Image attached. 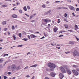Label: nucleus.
Here are the masks:
<instances>
[{
    "instance_id": "obj_1",
    "label": "nucleus",
    "mask_w": 79,
    "mask_h": 79,
    "mask_svg": "<svg viewBox=\"0 0 79 79\" xmlns=\"http://www.w3.org/2000/svg\"><path fill=\"white\" fill-rule=\"evenodd\" d=\"M48 66L50 68V70L51 71H53L55 68H56V65L52 63H49L48 64Z\"/></svg>"
},
{
    "instance_id": "obj_2",
    "label": "nucleus",
    "mask_w": 79,
    "mask_h": 79,
    "mask_svg": "<svg viewBox=\"0 0 79 79\" xmlns=\"http://www.w3.org/2000/svg\"><path fill=\"white\" fill-rule=\"evenodd\" d=\"M42 20L43 21V22H42L41 24H42L43 25H45L47 24V23H49V22H50L51 21V20L47 19H42Z\"/></svg>"
},
{
    "instance_id": "obj_3",
    "label": "nucleus",
    "mask_w": 79,
    "mask_h": 79,
    "mask_svg": "<svg viewBox=\"0 0 79 79\" xmlns=\"http://www.w3.org/2000/svg\"><path fill=\"white\" fill-rule=\"evenodd\" d=\"M72 54H73V56H79V52L77 50L74 51L73 52H72Z\"/></svg>"
},
{
    "instance_id": "obj_4",
    "label": "nucleus",
    "mask_w": 79,
    "mask_h": 79,
    "mask_svg": "<svg viewBox=\"0 0 79 79\" xmlns=\"http://www.w3.org/2000/svg\"><path fill=\"white\" fill-rule=\"evenodd\" d=\"M60 69L63 73H66L65 69L63 67H60Z\"/></svg>"
},
{
    "instance_id": "obj_5",
    "label": "nucleus",
    "mask_w": 79,
    "mask_h": 79,
    "mask_svg": "<svg viewBox=\"0 0 79 79\" xmlns=\"http://www.w3.org/2000/svg\"><path fill=\"white\" fill-rule=\"evenodd\" d=\"M72 72L73 73V74L75 75V76H78L79 75V73L76 70L73 69L72 70Z\"/></svg>"
},
{
    "instance_id": "obj_6",
    "label": "nucleus",
    "mask_w": 79,
    "mask_h": 79,
    "mask_svg": "<svg viewBox=\"0 0 79 79\" xmlns=\"http://www.w3.org/2000/svg\"><path fill=\"white\" fill-rule=\"evenodd\" d=\"M11 69L12 71H15V69H16V65L15 64H13L11 66Z\"/></svg>"
},
{
    "instance_id": "obj_7",
    "label": "nucleus",
    "mask_w": 79,
    "mask_h": 79,
    "mask_svg": "<svg viewBox=\"0 0 79 79\" xmlns=\"http://www.w3.org/2000/svg\"><path fill=\"white\" fill-rule=\"evenodd\" d=\"M50 75L52 77H55L56 74L54 72H52L50 73Z\"/></svg>"
},
{
    "instance_id": "obj_8",
    "label": "nucleus",
    "mask_w": 79,
    "mask_h": 79,
    "mask_svg": "<svg viewBox=\"0 0 79 79\" xmlns=\"http://www.w3.org/2000/svg\"><path fill=\"white\" fill-rule=\"evenodd\" d=\"M69 8L70 9V10H72V11H74V10H75L74 8L71 6H69Z\"/></svg>"
},
{
    "instance_id": "obj_9",
    "label": "nucleus",
    "mask_w": 79,
    "mask_h": 79,
    "mask_svg": "<svg viewBox=\"0 0 79 79\" xmlns=\"http://www.w3.org/2000/svg\"><path fill=\"white\" fill-rule=\"evenodd\" d=\"M30 37L31 39H33V38H35L37 37V36L35 35H34L31 34L30 35Z\"/></svg>"
},
{
    "instance_id": "obj_10",
    "label": "nucleus",
    "mask_w": 79,
    "mask_h": 79,
    "mask_svg": "<svg viewBox=\"0 0 79 79\" xmlns=\"http://www.w3.org/2000/svg\"><path fill=\"white\" fill-rule=\"evenodd\" d=\"M60 76V79H63V77H64V75H63V74L62 73H60L59 74Z\"/></svg>"
},
{
    "instance_id": "obj_11",
    "label": "nucleus",
    "mask_w": 79,
    "mask_h": 79,
    "mask_svg": "<svg viewBox=\"0 0 79 79\" xmlns=\"http://www.w3.org/2000/svg\"><path fill=\"white\" fill-rule=\"evenodd\" d=\"M58 29L56 27V26L54 27V31L55 32H56V31H58Z\"/></svg>"
},
{
    "instance_id": "obj_12",
    "label": "nucleus",
    "mask_w": 79,
    "mask_h": 79,
    "mask_svg": "<svg viewBox=\"0 0 79 79\" xmlns=\"http://www.w3.org/2000/svg\"><path fill=\"white\" fill-rule=\"evenodd\" d=\"M67 72L68 74H71L72 73V72L69 70V69H68V70H67Z\"/></svg>"
},
{
    "instance_id": "obj_13",
    "label": "nucleus",
    "mask_w": 79,
    "mask_h": 79,
    "mask_svg": "<svg viewBox=\"0 0 79 79\" xmlns=\"http://www.w3.org/2000/svg\"><path fill=\"white\" fill-rule=\"evenodd\" d=\"M12 18H17L18 16L15 14H14L12 15Z\"/></svg>"
},
{
    "instance_id": "obj_14",
    "label": "nucleus",
    "mask_w": 79,
    "mask_h": 79,
    "mask_svg": "<svg viewBox=\"0 0 79 79\" xmlns=\"http://www.w3.org/2000/svg\"><path fill=\"white\" fill-rule=\"evenodd\" d=\"M63 68H64L66 70V71H67V70L69 69H68V66L67 65L64 66Z\"/></svg>"
},
{
    "instance_id": "obj_15",
    "label": "nucleus",
    "mask_w": 79,
    "mask_h": 79,
    "mask_svg": "<svg viewBox=\"0 0 79 79\" xmlns=\"http://www.w3.org/2000/svg\"><path fill=\"white\" fill-rule=\"evenodd\" d=\"M69 44H71V45H73L74 44V42L72 41H70L69 42Z\"/></svg>"
},
{
    "instance_id": "obj_16",
    "label": "nucleus",
    "mask_w": 79,
    "mask_h": 79,
    "mask_svg": "<svg viewBox=\"0 0 79 79\" xmlns=\"http://www.w3.org/2000/svg\"><path fill=\"white\" fill-rule=\"evenodd\" d=\"M3 59L2 58H1L0 59V63H2L3 61H4V60H3Z\"/></svg>"
},
{
    "instance_id": "obj_17",
    "label": "nucleus",
    "mask_w": 79,
    "mask_h": 79,
    "mask_svg": "<svg viewBox=\"0 0 79 79\" xmlns=\"http://www.w3.org/2000/svg\"><path fill=\"white\" fill-rule=\"evenodd\" d=\"M23 9L24 11H27V8H26V6H25L24 7Z\"/></svg>"
},
{
    "instance_id": "obj_18",
    "label": "nucleus",
    "mask_w": 79,
    "mask_h": 79,
    "mask_svg": "<svg viewBox=\"0 0 79 79\" xmlns=\"http://www.w3.org/2000/svg\"><path fill=\"white\" fill-rule=\"evenodd\" d=\"M2 24L3 25H5V24H6V21H4L2 22Z\"/></svg>"
},
{
    "instance_id": "obj_19",
    "label": "nucleus",
    "mask_w": 79,
    "mask_h": 79,
    "mask_svg": "<svg viewBox=\"0 0 79 79\" xmlns=\"http://www.w3.org/2000/svg\"><path fill=\"white\" fill-rule=\"evenodd\" d=\"M37 66V64H35V65H33L30 66V68H31V67H36V66Z\"/></svg>"
},
{
    "instance_id": "obj_20",
    "label": "nucleus",
    "mask_w": 79,
    "mask_h": 79,
    "mask_svg": "<svg viewBox=\"0 0 79 79\" xmlns=\"http://www.w3.org/2000/svg\"><path fill=\"white\" fill-rule=\"evenodd\" d=\"M19 68H20V67L19 66V67H16V68L15 69L17 70H18Z\"/></svg>"
},
{
    "instance_id": "obj_21",
    "label": "nucleus",
    "mask_w": 79,
    "mask_h": 79,
    "mask_svg": "<svg viewBox=\"0 0 79 79\" xmlns=\"http://www.w3.org/2000/svg\"><path fill=\"white\" fill-rule=\"evenodd\" d=\"M66 32V31H60L59 33V34H60V33H62V32Z\"/></svg>"
},
{
    "instance_id": "obj_22",
    "label": "nucleus",
    "mask_w": 79,
    "mask_h": 79,
    "mask_svg": "<svg viewBox=\"0 0 79 79\" xmlns=\"http://www.w3.org/2000/svg\"><path fill=\"white\" fill-rule=\"evenodd\" d=\"M64 26H65L66 29L68 28V25H64Z\"/></svg>"
},
{
    "instance_id": "obj_23",
    "label": "nucleus",
    "mask_w": 79,
    "mask_h": 79,
    "mask_svg": "<svg viewBox=\"0 0 79 79\" xmlns=\"http://www.w3.org/2000/svg\"><path fill=\"white\" fill-rule=\"evenodd\" d=\"M22 40H24V41H27V40H28V39H27L26 38H24Z\"/></svg>"
},
{
    "instance_id": "obj_24",
    "label": "nucleus",
    "mask_w": 79,
    "mask_h": 79,
    "mask_svg": "<svg viewBox=\"0 0 79 79\" xmlns=\"http://www.w3.org/2000/svg\"><path fill=\"white\" fill-rule=\"evenodd\" d=\"M50 24H48V27H46V28H50Z\"/></svg>"
},
{
    "instance_id": "obj_25",
    "label": "nucleus",
    "mask_w": 79,
    "mask_h": 79,
    "mask_svg": "<svg viewBox=\"0 0 79 79\" xmlns=\"http://www.w3.org/2000/svg\"><path fill=\"white\" fill-rule=\"evenodd\" d=\"M2 8H3V7H6L7 6V5H2Z\"/></svg>"
},
{
    "instance_id": "obj_26",
    "label": "nucleus",
    "mask_w": 79,
    "mask_h": 79,
    "mask_svg": "<svg viewBox=\"0 0 79 79\" xmlns=\"http://www.w3.org/2000/svg\"><path fill=\"white\" fill-rule=\"evenodd\" d=\"M62 8H63V7H58L57 8V10H59L60 9H61Z\"/></svg>"
},
{
    "instance_id": "obj_27",
    "label": "nucleus",
    "mask_w": 79,
    "mask_h": 79,
    "mask_svg": "<svg viewBox=\"0 0 79 79\" xmlns=\"http://www.w3.org/2000/svg\"><path fill=\"white\" fill-rule=\"evenodd\" d=\"M42 7L43 8H45V4H43L42 6Z\"/></svg>"
},
{
    "instance_id": "obj_28",
    "label": "nucleus",
    "mask_w": 79,
    "mask_h": 79,
    "mask_svg": "<svg viewBox=\"0 0 79 79\" xmlns=\"http://www.w3.org/2000/svg\"><path fill=\"white\" fill-rule=\"evenodd\" d=\"M33 17V15H32L30 16V19H32V18Z\"/></svg>"
},
{
    "instance_id": "obj_29",
    "label": "nucleus",
    "mask_w": 79,
    "mask_h": 79,
    "mask_svg": "<svg viewBox=\"0 0 79 79\" xmlns=\"http://www.w3.org/2000/svg\"><path fill=\"white\" fill-rule=\"evenodd\" d=\"M27 7L28 10H29L31 8V7H30V6H27Z\"/></svg>"
},
{
    "instance_id": "obj_30",
    "label": "nucleus",
    "mask_w": 79,
    "mask_h": 79,
    "mask_svg": "<svg viewBox=\"0 0 79 79\" xmlns=\"http://www.w3.org/2000/svg\"><path fill=\"white\" fill-rule=\"evenodd\" d=\"M7 74L9 75H10V74H11V73L10 72H9L7 73Z\"/></svg>"
},
{
    "instance_id": "obj_31",
    "label": "nucleus",
    "mask_w": 79,
    "mask_h": 79,
    "mask_svg": "<svg viewBox=\"0 0 79 79\" xmlns=\"http://www.w3.org/2000/svg\"><path fill=\"white\" fill-rule=\"evenodd\" d=\"M51 12V10H49V11H48V12L47 13V14L48 13H50Z\"/></svg>"
},
{
    "instance_id": "obj_32",
    "label": "nucleus",
    "mask_w": 79,
    "mask_h": 79,
    "mask_svg": "<svg viewBox=\"0 0 79 79\" xmlns=\"http://www.w3.org/2000/svg\"><path fill=\"white\" fill-rule=\"evenodd\" d=\"M75 28H77V29L78 28V26H77V25H75Z\"/></svg>"
},
{
    "instance_id": "obj_33",
    "label": "nucleus",
    "mask_w": 79,
    "mask_h": 79,
    "mask_svg": "<svg viewBox=\"0 0 79 79\" xmlns=\"http://www.w3.org/2000/svg\"><path fill=\"white\" fill-rule=\"evenodd\" d=\"M64 17H67V14L66 13H65L64 14Z\"/></svg>"
},
{
    "instance_id": "obj_34",
    "label": "nucleus",
    "mask_w": 79,
    "mask_h": 79,
    "mask_svg": "<svg viewBox=\"0 0 79 79\" xmlns=\"http://www.w3.org/2000/svg\"><path fill=\"white\" fill-rule=\"evenodd\" d=\"M64 21H65L66 22H67V23L68 22V20L66 19H64Z\"/></svg>"
},
{
    "instance_id": "obj_35",
    "label": "nucleus",
    "mask_w": 79,
    "mask_h": 79,
    "mask_svg": "<svg viewBox=\"0 0 79 79\" xmlns=\"http://www.w3.org/2000/svg\"><path fill=\"white\" fill-rule=\"evenodd\" d=\"M4 56H8V54H4Z\"/></svg>"
},
{
    "instance_id": "obj_36",
    "label": "nucleus",
    "mask_w": 79,
    "mask_h": 79,
    "mask_svg": "<svg viewBox=\"0 0 79 79\" xmlns=\"http://www.w3.org/2000/svg\"><path fill=\"white\" fill-rule=\"evenodd\" d=\"M12 29L13 30L15 29V27L14 26H12Z\"/></svg>"
},
{
    "instance_id": "obj_37",
    "label": "nucleus",
    "mask_w": 79,
    "mask_h": 79,
    "mask_svg": "<svg viewBox=\"0 0 79 79\" xmlns=\"http://www.w3.org/2000/svg\"><path fill=\"white\" fill-rule=\"evenodd\" d=\"M7 78H8V77H7L6 76H4V79H7Z\"/></svg>"
},
{
    "instance_id": "obj_38",
    "label": "nucleus",
    "mask_w": 79,
    "mask_h": 79,
    "mask_svg": "<svg viewBox=\"0 0 79 79\" xmlns=\"http://www.w3.org/2000/svg\"><path fill=\"white\" fill-rule=\"evenodd\" d=\"M19 35L20 37H21V33H19Z\"/></svg>"
},
{
    "instance_id": "obj_39",
    "label": "nucleus",
    "mask_w": 79,
    "mask_h": 79,
    "mask_svg": "<svg viewBox=\"0 0 79 79\" xmlns=\"http://www.w3.org/2000/svg\"><path fill=\"white\" fill-rule=\"evenodd\" d=\"M13 38H14V40H16V37H15V35H14L13 36Z\"/></svg>"
},
{
    "instance_id": "obj_40",
    "label": "nucleus",
    "mask_w": 79,
    "mask_h": 79,
    "mask_svg": "<svg viewBox=\"0 0 79 79\" xmlns=\"http://www.w3.org/2000/svg\"><path fill=\"white\" fill-rule=\"evenodd\" d=\"M7 28H4V30L5 31H7Z\"/></svg>"
},
{
    "instance_id": "obj_41",
    "label": "nucleus",
    "mask_w": 79,
    "mask_h": 79,
    "mask_svg": "<svg viewBox=\"0 0 79 79\" xmlns=\"http://www.w3.org/2000/svg\"><path fill=\"white\" fill-rule=\"evenodd\" d=\"M70 53V52H65L66 54H68V53Z\"/></svg>"
},
{
    "instance_id": "obj_42",
    "label": "nucleus",
    "mask_w": 79,
    "mask_h": 79,
    "mask_svg": "<svg viewBox=\"0 0 79 79\" xmlns=\"http://www.w3.org/2000/svg\"><path fill=\"white\" fill-rule=\"evenodd\" d=\"M28 38L29 39H31V37H30V35H28Z\"/></svg>"
},
{
    "instance_id": "obj_43",
    "label": "nucleus",
    "mask_w": 79,
    "mask_h": 79,
    "mask_svg": "<svg viewBox=\"0 0 79 79\" xmlns=\"http://www.w3.org/2000/svg\"><path fill=\"white\" fill-rule=\"evenodd\" d=\"M59 2H60V1H57L55 2V3H59Z\"/></svg>"
},
{
    "instance_id": "obj_44",
    "label": "nucleus",
    "mask_w": 79,
    "mask_h": 79,
    "mask_svg": "<svg viewBox=\"0 0 79 79\" xmlns=\"http://www.w3.org/2000/svg\"><path fill=\"white\" fill-rule=\"evenodd\" d=\"M62 8L63 9H66L67 10L68 9V8H67V7H62Z\"/></svg>"
},
{
    "instance_id": "obj_45",
    "label": "nucleus",
    "mask_w": 79,
    "mask_h": 79,
    "mask_svg": "<svg viewBox=\"0 0 79 79\" xmlns=\"http://www.w3.org/2000/svg\"><path fill=\"white\" fill-rule=\"evenodd\" d=\"M25 15H26V16H27V17H29V15H28L27 14H25Z\"/></svg>"
},
{
    "instance_id": "obj_46",
    "label": "nucleus",
    "mask_w": 79,
    "mask_h": 79,
    "mask_svg": "<svg viewBox=\"0 0 79 79\" xmlns=\"http://www.w3.org/2000/svg\"><path fill=\"white\" fill-rule=\"evenodd\" d=\"M76 39L77 40V41H78V40H79V39L78 38L76 37Z\"/></svg>"
},
{
    "instance_id": "obj_47",
    "label": "nucleus",
    "mask_w": 79,
    "mask_h": 79,
    "mask_svg": "<svg viewBox=\"0 0 79 79\" xmlns=\"http://www.w3.org/2000/svg\"><path fill=\"white\" fill-rule=\"evenodd\" d=\"M19 11L20 13H22V12H23V11L22 10H19Z\"/></svg>"
},
{
    "instance_id": "obj_48",
    "label": "nucleus",
    "mask_w": 79,
    "mask_h": 79,
    "mask_svg": "<svg viewBox=\"0 0 79 79\" xmlns=\"http://www.w3.org/2000/svg\"><path fill=\"white\" fill-rule=\"evenodd\" d=\"M31 22H32V23H34V22H35V20H32L31 21Z\"/></svg>"
},
{
    "instance_id": "obj_49",
    "label": "nucleus",
    "mask_w": 79,
    "mask_h": 79,
    "mask_svg": "<svg viewBox=\"0 0 79 79\" xmlns=\"http://www.w3.org/2000/svg\"><path fill=\"white\" fill-rule=\"evenodd\" d=\"M45 79H50L48 78V77H45Z\"/></svg>"
},
{
    "instance_id": "obj_50",
    "label": "nucleus",
    "mask_w": 79,
    "mask_h": 79,
    "mask_svg": "<svg viewBox=\"0 0 79 79\" xmlns=\"http://www.w3.org/2000/svg\"><path fill=\"white\" fill-rule=\"evenodd\" d=\"M73 66L74 68H76V65H73Z\"/></svg>"
},
{
    "instance_id": "obj_51",
    "label": "nucleus",
    "mask_w": 79,
    "mask_h": 79,
    "mask_svg": "<svg viewBox=\"0 0 79 79\" xmlns=\"http://www.w3.org/2000/svg\"><path fill=\"white\" fill-rule=\"evenodd\" d=\"M76 11H79V8H77L76 9Z\"/></svg>"
},
{
    "instance_id": "obj_52",
    "label": "nucleus",
    "mask_w": 79,
    "mask_h": 79,
    "mask_svg": "<svg viewBox=\"0 0 79 79\" xmlns=\"http://www.w3.org/2000/svg\"><path fill=\"white\" fill-rule=\"evenodd\" d=\"M67 2H71V0H67Z\"/></svg>"
},
{
    "instance_id": "obj_53",
    "label": "nucleus",
    "mask_w": 79,
    "mask_h": 79,
    "mask_svg": "<svg viewBox=\"0 0 79 79\" xmlns=\"http://www.w3.org/2000/svg\"><path fill=\"white\" fill-rule=\"evenodd\" d=\"M45 38V37L44 36H43L42 38H40L41 39H44Z\"/></svg>"
},
{
    "instance_id": "obj_54",
    "label": "nucleus",
    "mask_w": 79,
    "mask_h": 79,
    "mask_svg": "<svg viewBox=\"0 0 79 79\" xmlns=\"http://www.w3.org/2000/svg\"><path fill=\"white\" fill-rule=\"evenodd\" d=\"M68 31H70V32H73V31H72V30H68Z\"/></svg>"
},
{
    "instance_id": "obj_55",
    "label": "nucleus",
    "mask_w": 79,
    "mask_h": 79,
    "mask_svg": "<svg viewBox=\"0 0 79 79\" xmlns=\"http://www.w3.org/2000/svg\"><path fill=\"white\" fill-rule=\"evenodd\" d=\"M23 46V45H19V46H18V47H22Z\"/></svg>"
},
{
    "instance_id": "obj_56",
    "label": "nucleus",
    "mask_w": 79,
    "mask_h": 79,
    "mask_svg": "<svg viewBox=\"0 0 79 79\" xmlns=\"http://www.w3.org/2000/svg\"><path fill=\"white\" fill-rule=\"evenodd\" d=\"M72 15H73V16H75V15H74V12H73L72 13Z\"/></svg>"
},
{
    "instance_id": "obj_57",
    "label": "nucleus",
    "mask_w": 79,
    "mask_h": 79,
    "mask_svg": "<svg viewBox=\"0 0 79 79\" xmlns=\"http://www.w3.org/2000/svg\"><path fill=\"white\" fill-rule=\"evenodd\" d=\"M63 35H60L59 36V37H63Z\"/></svg>"
},
{
    "instance_id": "obj_58",
    "label": "nucleus",
    "mask_w": 79,
    "mask_h": 79,
    "mask_svg": "<svg viewBox=\"0 0 79 79\" xmlns=\"http://www.w3.org/2000/svg\"><path fill=\"white\" fill-rule=\"evenodd\" d=\"M29 54H31V53L30 52H28L27 53V55H29Z\"/></svg>"
},
{
    "instance_id": "obj_59",
    "label": "nucleus",
    "mask_w": 79,
    "mask_h": 79,
    "mask_svg": "<svg viewBox=\"0 0 79 79\" xmlns=\"http://www.w3.org/2000/svg\"><path fill=\"white\" fill-rule=\"evenodd\" d=\"M27 68H28V66H27L24 68V69H27Z\"/></svg>"
},
{
    "instance_id": "obj_60",
    "label": "nucleus",
    "mask_w": 79,
    "mask_h": 79,
    "mask_svg": "<svg viewBox=\"0 0 79 79\" xmlns=\"http://www.w3.org/2000/svg\"><path fill=\"white\" fill-rule=\"evenodd\" d=\"M7 33H8V35H10V32H8Z\"/></svg>"
},
{
    "instance_id": "obj_61",
    "label": "nucleus",
    "mask_w": 79,
    "mask_h": 79,
    "mask_svg": "<svg viewBox=\"0 0 79 79\" xmlns=\"http://www.w3.org/2000/svg\"><path fill=\"white\" fill-rule=\"evenodd\" d=\"M55 45H56V44H51V45H53V46Z\"/></svg>"
},
{
    "instance_id": "obj_62",
    "label": "nucleus",
    "mask_w": 79,
    "mask_h": 79,
    "mask_svg": "<svg viewBox=\"0 0 79 79\" xmlns=\"http://www.w3.org/2000/svg\"><path fill=\"white\" fill-rule=\"evenodd\" d=\"M26 77H29L30 76L29 75H27L26 76Z\"/></svg>"
},
{
    "instance_id": "obj_63",
    "label": "nucleus",
    "mask_w": 79,
    "mask_h": 79,
    "mask_svg": "<svg viewBox=\"0 0 79 79\" xmlns=\"http://www.w3.org/2000/svg\"><path fill=\"white\" fill-rule=\"evenodd\" d=\"M49 3V2L48 1H47L46 2V3H47V4H48Z\"/></svg>"
},
{
    "instance_id": "obj_64",
    "label": "nucleus",
    "mask_w": 79,
    "mask_h": 79,
    "mask_svg": "<svg viewBox=\"0 0 79 79\" xmlns=\"http://www.w3.org/2000/svg\"><path fill=\"white\" fill-rule=\"evenodd\" d=\"M34 79V76H33L31 79Z\"/></svg>"
}]
</instances>
